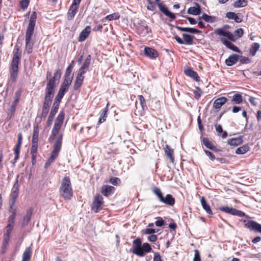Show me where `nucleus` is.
<instances>
[{"instance_id":"1","label":"nucleus","mask_w":261,"mask_h":261,"mask_svg":"<svg viewBox=\"0 0 261 261\" xmlns=\"http://www.w3.org/2000/svg\"><path fill=\"white\" fill-rule=\"evenodd\" d=\"M61 71L59 69L56 71L54 76L48 82L45 90L44 100L42 108V112L40 114L41 119H45L49 110L54 96L56 88V79L59 80L61 76Z\"/></svg>"},{"instance_id":"2","label":"nucleus","mask_w":261,"mask_h":261,"mask_svg":"<svg viewBox=\"0 0 261 261\" xmlns=\"http://www.w3.org/2000/svg\"><path fill=\"white\" fill-rule=\"evenodd\" d=\"M36 19L37 13L36 12H33L31 16L25 34V50L28 54H31L32 52L34 42L33 40H32V37L34 33Z\"/></svg>"},{"instance_id":"3","label":"nucleus","mask_w":261,"mask_h":261,"mask_svg":"<svg viewBox=\"0 0 261 261\" xmlns=\"http://www.w3.org/2000/svg\"><path fill=\"white\" fill-rule=\"evenodd\" d=\"M133 247L132 252L140 257H143L146 253H149L152 250V248L148 243H144L142 245V241L139 238L133 241Z\"/></svg>"},{"instance_id":"4","label":"nucleus","mask_w":261,"mask_h":261,"mask_svg":"<svg viewBox=\"0 0 261 261\" xmlns=\"http://www.w3.org/2000/svg\"><path fill=\"white\" fill-rule=\"evenodd\" d=\"M60 195L64 199L70 200L73 195L71 183L69 177H64L61 181V186L59 189Z\"/></svg>"},{"instance_id":"5","label":"nucleus","mask_w":261,"mask_h":261,"mask_svg":"<svg viewBox=\"0 0 261 261\" xmlns=\"http://www.w3.org/2000/svg\"><path fill=\"white\" fill-rule=\"evenodd\" d=\"M21 53L19 48L16 49L14 53L12 62L11 69V79L13 81H15L18 75V65L20 62Z\"/></svg>"},{"instance_id":"6","label":"nucleus","mask_w":261,"mask_h":261,"mask_svg":"<svg viewBox=\"0 0 261 261\" xmlns=\"http://www.w3.org/2000/svg\"><path fill=\"white\" fill-rule=\"evenodd\" d=\"M64 119V113L61 111L58 114L55 122L54 125L51 130V136L54 138L59 133L63 123Z\"/></svg>"},{"instance_id":"7","label":"nucleus","mask_w":261,"mask_h":261,"mask_svg":"<svg viewBox=\"0 0 261 261\" xmlns=\"http://www.w3.org/2000/svg\"><path fill=\"white\" fill-rule=\"evenodd\" d=\"M19 191V186L18 183V180H16L15 184L13 185V187L11 190V194H10V207L12 208L14 205L16 199L18 196Z\"/></svg>"},{"instance_id":"8","label":"nucleus","mask_w":261,"mask_h":261,"mask_svg":"<svg viewBox=\"0 0 261 261\" xmlns=\"http://www.w3.org/2000/svg\"><path fill=\"white\" fill-rule=\"evenodd\" d=\"M103 203V198L99 194L96 195L93 199L92 205V210L95 213H97L102 209Z\"/></svg>"},{"instance_id":"9","label":"nucleus","mask_w":261,"mask_h":261,"mask_svg":"<svg viewBox=\"0 0 261 261\" xmlns=\"http://www.w3.org/2000/svg\"><path fill=\"white\" fill-rule=\"evenodd\" d=\"M243 223L245 227L249 230L261 233V224L256 222L252 220H245L243 221Z\"/></svg>"},{"instance_id":"10","label":"nucleus","mask_w":261,"mask_h":261,"mask_svg":"<svg viewBox=\"0 0 261 261\" xmlns=\"http://www.w3.org/2000/svg\"><path fill=\"white\" fill-rule=\"evenodd\" d=\"M21 91L20 90L16 91L15 93L14 100L8 111V116H9L10 117H11L16 111V107L19 101Z\"/></svg>"},{"instance_id":"11","label":"nucleus","mask_w":261,"mask_h":261,"mask_svg":"<svg viewBox=\"0 0 261 261\" xmlns=\"http://www.w3.org/2000/svg\"><path fill=\"white\" fill-rule=\"evenodd\" d=\"M22 135L21 133H20L18 135V141H17L16 145H15V146L14 147V154H15V157H14L15 161H16L19 158L20 150V147H21V145L22 144Z\"/></svg>"},{"instance_id":"12","label":"nucleus","mask_w":261,"mask_h":261,"mask_svg":"<svg viewBox=\"0 0 261 261\" xmlns=\"http://www.w3.org/2000/svg\"><path fill=\"white\" fill-rule=\"evenodd\" d=\"M144 53L145 56L151 59H155L159 56L158 51L154 49L149 47H145Z\"/></svg>"},{"instance_id":"13","label":"nucleus","mask_w":261,"mask_h":261,"mask_svg":"<svg viewBox=\"0 0 261 261\" xmlns=\"http://www.w3.org/2000/svg\"><path fill=\"white\" fill-rule=\"evenodd\" d=\"M158 6L160 10L166 16L170 17L172 19H175V15L168 11V8L163 3H158Z\"/></svg>"},{"instance_id":"14","label":"nucleus","mask_w":261,"mask_h":261,"mask_svg":"<svg viewBox=\"0 0 261 261\" xmlns=\"http://www.w3.org/2000/svg\"><path fill=\"white\" fill-rule=\"evenodd\" d=\"M215 34L220 35L224 37H225L227 38L229 40L233 41L234 40V36L233 35L230 33L229 31H225L222 28L221 29H217L215 30Z\"/></svg>"},{"instance_id":"15","label":"nucleus","mask_w":261,"mask_h":261,"mask_svg":"<svg viewBox=\"0 0 261 261\" xmlns=\"http://www.w3.org/2000/svg\"><path fill=\"white\" fill-rule=\"evenodd\" d=\"M115 191V188L111 186L104 185L101 187V193L106 197L112 195Z\"/></svg>"},{"instance_id":"16","label":"nucleus","mask_w":261,"mask_h":261,"mask_svg":"<svg viewBox=\"0 0 261 261\" xmlns=\"http://www.w3.org/2000/svg\"><path fill=\"white\" fill-rule=\"evenodd\" d=\"M63 139V135L60 134L57 137L56 141L54 145V149L52 152L58 154L62 146V141Z\"/></svg>"},{"instance_id":"17","label":"nucleus","mask_w":261,"mask_h":261,"mask_svg":"<svg viewBox=\"0 0 261 261\" xmlns=\"http://www.w3.org/2000/svg\"><path fill=\"white\" fill-rule=\"evenodd\" d=\"M32 244L30 246L25 248L22 256L21 261H30L32 254Z\"/></svg>"},{"instance_id":"18","label":"nucleus","mask_w":261,"mask_h":261,"mask_svg":"<svg viewBox=\"0 0 261 261\" xmlns=\"http://www.w3.org/2000/svg\"><path fill=\"white\" fill-rule=\"evenodd\" d=\"M160 201L161 202L170 206H172L175 203V199L171 194H167L165 197L163 196Z\"/></svg>"},{"instance_id":"19","label":"nucleus","mask_w":261,"mask_h":261,"mask_svg":"<svg viewBox=\"0 0 261 261\" xmlns=\"http://www.w3.org/2000/svg\"><path fill=\"white\" fill-rule=\"evenodd\" d=\"M227 101V99L225 97H221L217 98L214 102L213 107L216 109H220L221 107Z\"/></svg>"},{"instance_id":"20","label":"nucleus","mask_w":261,"mask_h":261,"mask_svg":"<svg viewBox=\"0 0 261 261\" xmlns=\"http://www.w3.org/2000/svg\"><path fill=\"white\" fill-rule=\"evenodd\" d=\"M195 6L189 8L187 11V12L189 14L194 15H199L201 13L200 6L198 3H194Z\"/></svg>"},{"instance_id":"21","label":"nucleus","mask_w":261,"mask_h":261,"mask_svg":"<svg viewBox=\"0 0 261 261\" xmlns=\"http://www.w3.org/2000/svg\"><path fill=\"white\" fill-rule=\"evenodd\" d=\"M91 28L87 26L80 33L79 37V41L83 42L89 36L90 33Z\"/></svg>"},{"instance_id":"22","label":"nucleus","mask_w":261,"mask_h":261,"mask_svg":"<svg viewBox=\"0 0 261 261\" xmlns=\"http://www.w3.org/2000/svg\"><path fill=\"white\" fill-rule=\"evenodd\" d=\"M220 41L224 45H225L229 49L236 52H240V50L238 48V47L234 45L231 42L223 38H221Z\"/></svg>"},{"instance_id":"23","label":"nucleus","mask_w":261,"mask_h":261,"mask_svg":"<svg viewBox=\"0 0 261 261\" xmlns=\"http://www.w3.org/2000/svg\"><path fill=\"white\" fill-rule=\"evenodd\" d=\"M239 57V55L237 54H233L230 56L227 59L225 60V64L228 66L233 65L238 61Z\"/></svg>"},{"instance_id":"24","label":"nucleus","mask_w":261,"mask_h":261,"mask_svg":"<svg viewBox=\"0 0 261 261\" xmlns=\"http://www.w3.org/2000/svg\"><path fill=\"white\" fill-rule=\"evenodd\" d=\"M185 73L186 75L192 78L196 82H199L200 81V77L197 73L192 70L191 68H188L185 70Z\"/></svg>"},{"instance_id":"25","label":"nucleus","mask_w":261,"mask_h":261,"mask_svg":"<svg viewBox=\"0 0 261 261\" xmlns=\"http://www.w3.org/2000/svg\"><path fill=\"white\" fill-rule=\"evenodd\" d=\"M227 142L228 144L232 146H237L243 143V139L242 137L236 138H232L227 140Z\"/></svg>"},{"instance_id":"26","label":"nucleus","mask_w":261,"mask_h":261,"mask_svg":"<svg viewBox=\"0 0 261 261\" xmlns=\"http://www.w3.org/2000/svg\"><path fill=\"white\" fill-rule=\"evenodd\" d=\"M165 153L167 157L171 161V162H173L174 161V150L172 149L170 146L168 145H166L165 147L164 148Z\"/></svg>"},{"instance_id":"27","label":"nucleus","mask_w":261,"mask_h":261,"mask_svg":"<svg viewBox=\"0 0 261 261\" xmlns=\"http://www.w3.org/2000/svg\"><path fill=\"white\" fill-rule=\"evenodd\" d=\"M200 202L202 208L209 215H212L213 212L208 204L207 203L204 197L200 196Z\"/></svg>"},{"instance_id":"28","label":"nucleus","mask_w":261,"mask_h":261,"mask_svg":"<svg viewBox=\"0 0 261 261\" xmlns=\"http://www.w3.org/2000/svg\"><path fill=\"white\" fill-rule=\"evenodd\" d=\"M109 102H108L107 104V106L106 108L101 111L100 113V117L98 120V124H101L103 122H104L106 120V118L108 116L107 113L109 110Z\"/></svg>"},{"instance_id":"29","label":"nucleus","mask_w":261,"mask_h":261,"mask_svg":"<svg viewBox=\"0 0 261 261\" xmlns=\"http://www.w3.org/2000/svg\"><path fill=\"white\" fill-rule=\"evenodd\" d=\"M182 36L184 39L185 44L192 45L193 43V40L194 38V36L184 33L182 34Z\"/></svg>"},{"instance_id":"30","label":"nucleus","mask_w":261,"mask_h":261,"mask_svg":"<svg viewBox=\"0 0 261 261\" xmlns=\"http://www.w3.org/2000/svg\"><path fill=\"white\" fill-rule=\"evenodd\" d=\"M33 213L32 208H30L27 212L25 216L23 217L21 225L23 226L27 225L31 218Z\"/></svg>"},{"instance_id":"31","label":"nucleus","mask_w":261,"mask_h":261,"mask_svg":"<svg viewBox=\"0 0 261 261\" xmlns=\"http://www.w3.org/2000/svg\"><path fill=\"white\" fill-rule=\"evenodd\" d=\"M60 103H59L58 102L54 101L53 106L51 108L50 113L49 114V116H51L53 118L55 117L56 114L58 112Z\"/></svg>"},{"instance_id":"32","label":"nucleus","mask_w":261,"mask_h":261,"mask_svg":"<svg viewBox=\"0 0 261 261\" xmlns=\"http://www.w3.org/2000/svg\"><path fill=\"white\" fill-rule=\"evenodd\" d=\"M67 91H66L65 89L60 87L58 93L56 95L54 101L60 103L62 98L63 97L64 95Z\"/></svg>"},{"instance_id":"33","label":"nucleus","mask_w":261,"mask_h":261,"mask_svg":"<svg viewBox=\"0 0 261 261\" xmlns=\"http://www.w3.org/2000/svg\"><path fill=\"white\" fill-rule=\"evenodd\" d=\"M249 150V146L247 144H246L238 148L236 150L235 152L237 154H243L248 152Z\"/></svg>"},{"instance_id":"34","label":"nucleus","mask_w":261,"mask_h":261,"mask_svg":"<svg viewBox=\"0 0 261 261\" xmlns=\"http://www.w3.org/2000/svg\"><path fill=\"white\" fill-rule=\"evenodd\" d=\"M138 31L141 35L145 36L150 32V29L147 25L142 24L139 27Z\"/></svg>"},{"instance_id":"35","label":"nucleus","mask_w":261,"mask_h":261,"mask_svg":"<svg viewBox=\"0 0 261 261\" xmlns=\"http://www.w3.org/2000/svg\"><path fill=\"white\" fill-rule=\"evenodd\" d=\"M203 144L208 149L214 150L215 151H217V147L213 145V144L209 141L208 139L206 138H203L202 140Z\"/></svg>"},{"instance_id":"36","label":"nucleus","mask_w":261,"mask_h":261,"mask_svg":"<svg viewBox=\"0 0 261 261\" xmlns=\"http://www.w3.org/2000/svg\"><path fill=\"white\" fill-rule=\"evenodd\" d=\"M77 8H76L74 6H70L68 13H67V18L68 20H72L75 14L76 13Z\"/></svg>"},{"instance_id":"37","label":"nucleus","mask_w":261,"mask_h":261,"mask_svg":"<svg viewBox=\"0 0 261 261\" xmlns=\"http://www.w3.org/2000/svg\"><path fill=\"white\" fill-rule=\"evenodd\" d=\"M260 47V45L258 43H253L249 49V53L252 56H254L256 54V51L258 50Z\"/></svg>"},{"instance_id":"38","label":"nucleus","mask_w":261,"mask_h":261,"mask_svg":"<svg viewBox=\"0 0 261 261\" xmlns=\"http://www.w3.org/2000/svg\"><path fill=\"white\" fill-rule=\"evenodd\" d=\"M203 19L205 21L207 22L212 23L215 21L216 17L214 16H211L207 15L205 13H204L201 17H199V20Z\"/></svg>"},{"instance_id":"39","label":"nucleus","mask_w":261,"mask_h":261,"mask_svg":"<svg viewBox=\"0 0 261 261\" xmlns=\"http://www.w3.org/2000/svg\"><path fill=\"white\" fill-rule=\"evenodd\" d=\"M38 148V141H32V147L31 149V153L33 158L36 157Z\"/></svg>"},{"instance_id":"40","label":"nucleus","mask_w":261,"mask_h":261,"mask_svg":"<svg viewBox=\"0 0 261 261\" xmlns=\"http://www.w3.org/2000/svg\"><path fill=\"white\" fill-rule=\"evenodd\" d=\"M247 5V0H237L233 4L234 8H241Z\"/></svg>"},{"instance_id":"41","label":"nucleus","mask_w":261,"mask_h":261,"mask_svg":"<svg viewBox=\"0 0 261 261\" xmlns=\"http://www.w3.org/2000/svg\"><path fill=\"white\" fill-rule=\"evenodd\" d=\"M242 101V97L241 94L236 93L233 95L232 99V102L233 104H240Z\"/></svg>"},{"instance_id":"42","label":"nucleus","mask_w":261,"mask_h":261,"mask_svg":"<svg viewBox=\"0 0 261 261\" xmlns=\"http://www.w3.org/2000/svg\"><path fill=\"white\" fill-rule=\"evenodd\" d=\"M58 154L51 152V156H50V158L48 159V160L45 164V168H47L51 165V164L55 161V160L58 156Z\"/></svg>"},{"instance_id":"43","label":"nucleus","mask_w":261,"mask_h":261,"mask_svg":"<svg viewBox=\"0 0 261 261\" xmlns=\"http://www.w3.org/2000/svg\"><path fill=\"white\" fill-rule=\"evenodd\" d=\"M84 77L77 76L76 77V80L74 84V89L75 90H77L82 85Z\"/></svg>"},{"instance_id":"44","label":"nucleus","mask_w":261,"mask_h":261,"mask_svg":"<svg viewBox=\"0 0 261 261\" xmlns=\"http://www.w3.org/2000/svg\"><path fill=\"white\" fill-rule=\"evenodd\" d=\"M152 192L156 195L159 200L163 197V195L160 189L157 187H154L152 189Z\"/></svg>"},{"instance_id":"45","label":"nucleus","mask_w":261,"mask_h":261,"mask_svg":"<svg viewBox=\"0 0 261 261\" xmlns=\"http://www.w3.org/2000/svg\"><path fill=\"white\" fill-rule=\"evenodd\" d=\"M91 60V56L90 55L87 56V57H86V59L85 60V61L84 62L83 65L82 66L83 68H85L86 69H88L90 64Z\"/></svg>"},{"instance_id":"46","label":"nucleus","mask_w":261,"mask_h":261,"mask_svg":"<svg viewBox=\"0 0 261 261\" xmlns=\"http://www.w3.org/2000/svg\"><path fill=\"white\" fill-rule=\"evenodd\" d=\"M230 214L233 215V216H238L239 217H242L245 215V214L244 212H243L241 211L238 210L236 208H232V207L231 210V213Z\"/></svg>"},{"instance_id":"47","label":"nucleus","mask_w":261,"mask_h":261,"mask_svg":"<svg viewBox=\"0 0 261 261\" xmlns=\"http://www.w3.org/2000/svg\"><path fill=\"white\" fill-rule=\"evenodd\" d=\"M119 14L117 13H114L113 14L109 15L105 17V19L111 21L113 20H116L119 18Z\"/></svg>"},{"instance_id":"48","label":"nucleus","mask_w":261,"mask_h":261,"mask_svg":"<svg viewBox=\"0 0 261 261\" xmlns=\"http://www.w3.org/2000/svg\"><path fill=\"white\" fill-rule=\"evenodd\" d=\"M39 130L38 127H35L33 130L32 141H38Z\"/></svg>"},{"instance_id":"49","label":"nucleus","mask_w":261,"mask_h":261,"mask_svg":"<svg viewBox=\"0 0 261 261\" xmlns=\"http://www.w3.org/2000/svg\"><path fill=\"white\" fill-rule=\"evenodd\" d=\"M202 93V92L201 89L198 87H196L195 90L194 91V97L198 99L200 97Z\"/></svg>"},{"instance_id":"50","label":"nucleus","mask_w":261,"mask_h":261,"mask_svg":"<svg viewBox=\"0 0 261 261\" xmlns=\"http://www.w3.org/2000/svg\"><path fill=\"white\" fill-rule=\"evenodd\" d=\"M30 1L29 0H22L20 2V5L21 9L24 10L27 8L28 5L29 4Z\"/></svg>"},{"instance_id":"51","label":"nucleus","mask_w":261,"mask_h":261,"mask_svg":"<svg viewBox=\"0 0 261 261\" xmlns=\"http://www.w3.org/2000/svg\"><path fill=\"white\" fill-rule=\"evenodd\" d=\"M72 80V77H66L64 76V80L63 82V84L69 87Z\"/></svg>"},{"instance_id":"52","label":"nucleus","mask_w":261,"mask_h":261,"mask_svg":"<svg viewBox=\"0 0 261 261\" xmlns=\"http://www.w3.org/2000/svg\"><path fill=\"white\" fill-rule=\"evenodd\" d=\"M109 181L112 185L117 186L120 182V180L118 177H112L110 179Z\"/></svg>"},{"instance_id":"53","label":"nucleus","mask_w":261,"mask_h":261,"mask_svg":"<svg viewBox=\"0 0 261 261\" xmlns=\"http://www.w3.org/2000/svg\"><path fill=\"white\" fill-rule=\"evenodd\" d=\"M186 32L193 34H199L201 32L200 31L192 28H187Z\"/></svg>"},{"instance_id":"54","label":"nucleus","mask_w":261,"mask_h":261,"mask_svg":"<svg viewBox=\"0 0 261 261\" xmlns=\"http://www.w3.org/2000/svg\"><path fill=\"white\" fill-rule=\"evenodd\" d=\"M138 98L142 109H144V107H146L145 99H144V97L142 95H139Z\"/></svg>"},{"instance_id":"55","label":"nucleus","mask_w":261,"mask_h":261,"mask_svg":"<svg viewBox=\"0 0 261 261\" xmlns=\"http://www.w3.org/2000/svg\"><path fill=\"white\" fill-rule=\"evenodd\" d=\"M158 232V230L152 228H147L145 230V233L147 234H153Z\"/></svg>"},{"instance_id":"56","label":"nucleus","mask_w":261,"mask_h":261,"mask_svg":"<svg viewBox=\"0 0 261 261\" xmlns=\"http://www.w3.org/2000/svg\"><path fill=\"white\" fill-rule=\"evenodd\" d=\"M240 62L242 64H247L250 63L251 60L247 57L241 56L240 59Z\"/></svg>"},{"instance_id":"57","label":"nucleus","mask_w":261,"mask_h":261,"mask_svg":"<svg viewBox=\"0 0 261 261\" xmlns=\"http://www.w3.org/2000/svg\"><path fill=\"white\" fill-rule=\"evenodd\" d=\"M231 209H232V207H228V206H223V207H220V211L224 212L226 213L229 214L231 213Z\"/></svg>"},{"instance_id":"58","label":"nucleus","mask_w":261,"mask_h":261,"mask_svg":"<svg viewBox=\"0 0 261 261\" xmlns=\"http://www.w3.org/2000/svg\"><path fill=\"white\" fill-rule=\"evenodd\" d=\"M204 151L205 153L206 154V155L207 156H208L209 158L212 161H213L215 159V156L212 152H211V151H210L208 150H204Z\"/></svg>"},{"instance_id":"59","label":"nucleus","mask_w":261,"mask_h":261,"mask_svg":"<svg viewBox=\"0 0 261 261\" xmlns=\"http://www.w3.org/2000/svg\"><path fill=\"white\" fill-rule=\"evenodd\" d=\"M149 5L147 6V9L150 11H153L155 8L154 3L151 0H147Z\"/></svg>"},{"instance_id":"60","label":"nucleus","mask_w":261,"mask_h":261,"mask_svg":"<svg viewBox=\"0 0 261 261\" xmlns=\"http://www.w3.org/2000/svg\"><path fill=\"white\" fill-rule=\"evenodd\" d=\"M12 229H13V226H11V223H8L7 226V230H6V233L5 234L10 236V234L12 231Z\"/></svg>"},{"instance_id":"61","label":"nucleus","mask_w":261,"mask_h":261,"mask_svg":"<svg viewBox=\"0 0 261 261\" xmlns=\"http://www.w3.org/2000/svg\"><path fill=\"white\" fill-rule=\"evenodd\" d=\"M193 261H201L199 252L197 250H195V254Z\"/></svg>"},{"instance_id":"62","label":"nucleus","mask_w":261,"mask_h":261,"mask_svg":"<svg viewBox=\"0 0 261 261\" xmlns=\"http://www.w3.org/2000/svg\"><path fill=\"white\" fill-rule=\"evenodd\" d=\"M165 221L160 218L159 220H157L155 222V224L158 227H161L165 225Z\"/></svg>"},{"instance_id":"63","label":"nucleus","mask_w":261,"mask_h":261,"mask_svg":"<svg viewBox=\"0 0 261 261\" xmlns=\"http://www.w3.org/2000/svg\"><path fill=\"white\" fill-rule=\"evenodd\" d=\"M243 30L241 28L237 29L235 31V34L237 35L239 37H241L243 35Z\"/></svg>"},{"instance_id":"64","label":"nucleus","mask_w":261,"mask_h":261,"mask_svg":"<svg viewBox=\"0 0 261 261\" xmlns=\"http://www.w3.org/2000/svg\"><path fill=\"white\" fill-rule=\"evenodd\" d=\"M153 261H162L160 254L158 252L154 253Z\"/></svg>"}]
</instances>
